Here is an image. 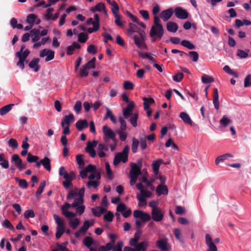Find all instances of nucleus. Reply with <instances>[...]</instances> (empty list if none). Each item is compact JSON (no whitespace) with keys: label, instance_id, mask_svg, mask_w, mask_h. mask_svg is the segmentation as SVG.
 <instances>
[{"label":"nucleus","instance_id":"nucleus-1","mask_svg":"<svg viewBox=\"0 0 251 251\" xmlns=\"http://www.w3.org/2000/svg\"><path fill=\"white\" fill-rule=\"evenodd\" d=\"M160 19L157 16H154L153 19V25L151 26L150 32L151 37L157 36V38L161 39L164 34L163 26L160 24Z\"/></svg>","mask_w":251,"mask_h":251},{"label":"nucleus","instance_id":"nucleus-2","mask_svg":"<svg viewBox=\"0 0 251 251\" xmlns=\"http://www.w3.org/2000/svg\"><path fill=\"white\" fill-rule=\"evenodd\" d=\"M129 152V147L126 146L124 148L122 151L118 152L115 156L113 164L115 166L117 165L121 161L126 163L128 160V153Z\"/></svg>","mask_w":251,"mask_h":251},{"label":"nucleus","instance_id":"nucleus-3","mask_svg":"<svg viewBox=\"0 0 251 251\" xmlns=\"http://www.w3.org/2000/svg\"><path fill=\"white\" fill-rule=\"evenodd\" d=\"M53 218L57 224L56 228L55 237L56 239H59L65 231L64 222L57 215H53Z\"/></svg>","mask_w":251,"mask_h":251},{"label":"nucleus","instance_id":"nucleus-4","mask_svg":"<svg viewBox=\"0 0 251 251\" xmlns=\"http://www.w3.org/2000/svg\"><path fill=\"white\" fill-rule=\"evenodd\" d=\"M138 33L139 34L140 39L137 35H134L133 36V38L134 39L135 44L140 49L146 48L147 47L144 42V39L145 38V31L141 29V30H139L138 31Z\"/></svg>","mask_w":251,"mask_h":251},{"label":"nucleus","instance_id":"nucleus-5","mask_svg":"<svg viewBox=\"0 0 251 251\" xmlns=\"http://www.w3.org/2000/svg\"><path fill=\"white\" fill-rule=\"evenodd\" d=\"M98 144L97 140H94L93 142L88 141L87 143L86 147L85 149V151L89 153V155L94 158L96 155V151L94 148Z\"/></svg>","mask_w":251,"mask_h":251},{"label":"nucleus","instance_id":"nucleus-6","mask_svg":"<svg viewBox=\"0 0 251 251\" xmlns=\"http://www.w3.org/2000/svg\"><path fill=\"white\" fill-rule=\"evenodd\" d=\"M98 144L97 140H94L93 142L88 141L87 143L86 147L85 149V151L89 153V155L94 158L96 155V151L94 148Z\"/></svg>","mask_w":251,"mask_h":251},{"label":"nucleus","instance_id":"nucleus-7","mask_svg":"<svg viewBox=\"0 0 251 251\" xmlns=\"http://www.w3.org/2000/svg\"><path fill=\"white\" fill-rule=\"evenodd\" d=\"M151 218L156 222H160L162 220L164 213L159 207H153L151 209Z\"/></svg>","mask_w":251,"mask_h":251},{"label":"nucleus","instance_id":"nucleus-8","mask_svg":"<svg viewBox=\"0 0 251 251\" xmlns=\"http://www.w3.org/2000/svg\"><path fill=\"white\" fill-rule=\"evenodd\" d=\"M116 210L117 212H121L125 218L128 217L132 213L131 210L130 208H127L126 205L122 202L117 205Z\"/></svg>","mask_w":251,"mask_h":251},{"label":"nucleus","instance_id":"nucleus-9","mask_svg":"<svg viewBox=\"0 0 251 251\" xmlns=\"http://www.w3.org/2000/svg\"><path fill=\"white\" fill-rule=\"evenodd\" d=\"M133 217L136 219H140L142 222L149 221L151 219V217L149 214L139 210H135L133 211Z\"/></svg>","mask_w":251,"mask_h":251},{"label":"nucleus","instance_id":"nucleus-10","mask_svg":"<svg viewBox=\"0 0 251 251\" xmlns=\"http://www.w3.org/2000/svg\"><path fill=\"white\" fill-rule=\"evenodd\" d=\"M54 54L55 52L53 50L48 49H45L40 51L39 55L41 57L46 56L45 61L48 62L54 58Z\"/></svg>","mask_w":251,"mask_h":251},{"label":"nucleus","instance_id":"nucleus-11","mask_svg":"<svg viewBox=\"0 0 251 251\" xmlns=\"http://www.w3.org/2000/svg\"><path fill=\"white\" fill-rule=\"evenodd\" d=\"M205 244L208 247L206 251H218L216 246L214 243L211 236L209 234L205 235Z\"/></svg>","mask_w":251,"mask_h":251},{"label":"nucleus","instance_id":"nucleus-12","mask_svg":"<svg viewBox=\"0 0 251 251\" xmlns=\"http://www.w3.org/2000/svg\"><path fill=\"white\" fill-rule=\"evenodd\" d=\"M102 131L106 138L111 139L114 141L116 140L115 133L107 126L105 125L102 126Z\"/></svg>","mask_w":251,"mask_h":251},{"label":"nucleus","instance_id":"nucleus-13","mask_svg":"<svg viewBox=\"0 0 251 251\" xmlns=\"http://www.w3.org/2000/svg\"><path fill=\"white\" fill-rule=\"evenodd\" d=\"M176 16L180 19H186L188 17L187 11L181 7H177L175 10Z\"/></svg>","mask_w":251,"mask_h":251},{"label":"nucleus","instance_id":"nucleus-14","mask_svg":"<svg viewBox=\"0 0 251 251\" xmlns=\"http://www.w3.org/2000/svg\"><path fill=\"white\" fill-rule=\"evenodd\" d=\"M173 12L174 9L171 7L162 11L160 14V17L164 21L166 22L172 17Z\"/></svg>","mask_w":251,"mask_h":251},{"label":"nucleus","instance_id":"nucleus-15","mask_svg":"<svg viewBox=\"0 0 251 251\" xmlns=\"http://www.w3.org/2000/svg\"><path fill=\"white\" fill-rule=\"evenodd\" d=\"M74 121V116L72 113H70L68 115H65L61 121V126L62 127H64L66 125L67 126H69Z\"/></svg>","mask_w":251,"mask_h":251},{"label":"nucleus","instance_id":"nucleus-16","mask_svg":"<svg viewBox=\"0 0 251 251\" xmlns=\"http://www.w3.org/2000/svg\"><path fill=\"white\" fill-rule=\"evenodd\" d=\"M130 167L131 169L130 171V175L137 176L141 174V168H140V167H138V166L135 163H130Z\"/></svg>","mask_w":251,"mask_h":251},{"label":"nucleus","instance_id":"nucleus-17","mask_svg":"<svg viewBox=\"0 0 251 251\" xmlns=\"http://www.w3.org/2000/svg\"><path fill=\"white\" fill-rule=\"evenodd\" d=\"M40 61V59L38 58H33L28 64V66L31 69H33L34 71L35 72H37L40 70V65H39V62Z\"/></svg>","mask_w":251,"mask_h":251},{"label":"nucleus","instance_id":"nucleus-18","mask_svg":"<svg viewBox=\"0 0 251 251\" xmlns=\"http://www.w3.org/2000/svg\"><path fill=\"white\" fill-rule=\"evenodd\" d=\"M88 126L87 120H79L75 123V127L78 131H82Z\"/></svg>","mask_w":251,"mask_h":251},{"label":"nucleus","instance_id":"nucleus-19","mask_svg":"<svg viewBox=\"0 0 251 251\" xmlns=\"http://www.w3.org/2000/svg\"><path fill=\"white\" fill-rule=\"evenodd\" d=\"M179 117L182 120L183 123L186 125H193V121H192L189 115L185 112H182L180 113Z\"/></svg>","mask_w":251,"mask_h":251},{"label":"nucleus","instance_id":"nucleus-20","mask_svg":"<svg viewBox=\"0 0 251 251\" xmlns=\"http://www.w3.org/2000/svg\"><path fill=\"white\" fill-rule=\"evenodd\" d=\"M156 192L158 196H161V195H166L168 193V189L167 186L159 184L156 188Z\"/></svg>","mask_w":251,"mask_h":251},{"label":"nucleus","instance_id":"nucleus-21","mask_svg":"<svg viewBox=\"0 0 251 251\" xmlns=\"http://www.w3.org/2000/svg\"><path fill=\"white\" fill-rule=\"evenodd\" d=\"M80 48V45L78 43L74 42L72 45L67 47L66 53L67 55H71L74 53V51L75 49H79Z\"/></svg>","mask_w":251,"mask_h":251},{"label":"nucleus","instance_id":"nucleus-22","mask_svg":"<svg viewBox=\"0 0 251 251\" xmlns=\"http://www.w3.org/2000/svg\"><path fill=\"white\" fill-rule=\"evenodd\" d=\"M213 104L215 107V108L216 110H218L220 107L219 101V94L217 88H215L213 90Z\"/></svg>","mask_w":251,"mask_h":251},{"label":"nucleus","instance_id":"nucleus-23","mask_svg":"<svg viewBox=\"0 0 251 251\" xmlns=\"http://www.w3.org/2000/svg\"><path fill=\"white\" fill-rule=\"evenodd\" d=\"M149 245L148 242L144 241L137 244L135 247V251H147V248Z\"/></svg>","mask_w":251,"mask_h":251},{"label":"nucleus","instance_id":"nucleus-24","mask_svg":"<svg viewBox=\"0 0 251 251\" xmlns=\"http://www.w3.org/2000/svg\"><path fill=\"white\" fill-rule=\"evenodd\" d=\"M94 223L95 222L93 220L91 221H85L83 223V226L79 229L80 231H82V234H84L88 228L93 226Z\"/></svg>","mask_w":251,"mask_h":251},{"label":"nucleus","instance_id":"nucleus-25","mask_svg":"<svg viewBox=\"0 0 251 251\" xmlns=\"http://www.w3.org/2000/svg\"><path fill=\"white\" fill-rule=\"evenodd\" d=\"M90 10L93 13L96 11L103 10L104 13L107 14V10L105 9V5L103 3L101 2L98 3L95 7H92Z\"/></svg>","mask_w":251,"mask_h":251},{"label":"nucleus","instance_id":"nucleus-26","mask_svg":"<svg viewBox=\"0 0 251 251\" xmlns=\"http://www.w3.org/2000/svg\"><path fill=\"white\" fill-rule=\"evenodd\" d=\"M89 70V69L86 66L82 65L77 76L80 78L86 77L88 75Z\"/></svg>","mask_w":251,"mask_h":251},{"label":"nucleus","instance_id":"nucleus-27","mask_svg":"<svg viewBox=\"0 0 251 251\" xmlns=\"http://www.w3.org/2000/svg\"><path fill=\"white\" fill-rule=\"evenodd\" d=\"M167 29L170 32L175 33L178 29V25L176 23L169 22L167 24Z\"/></svg>","mask_w":251,"mask_h":251},{"label":"nucleus","instance_id":"nucleus-28","mask_svg":"<svg viewBox=\"0 0 251 251\" xmlns=\"http://www.w3.org/2000/svg\"><path fill=\"white\" fill-rule=\"evenodd\" d=\"M41 163L45 169L48 171H50L51 170L50 160L48 157H45L42 160H41Z\"/></svg>","mask_w":251,"mask_h":251},{"label":"nucleus","instance_id":"nucleus-29","mask_svg":"<svg viewBox=\"0 0 251 251\" xmlns=\"http://www.w3.org/2000/svg\"><path fill=\"white\" fill-rule=\"evenodd\" d=\"M156 246L158 248L161 250L162 251H167V243L163 239L158 240L156 242Z\"/></svg>","mask_w":251,"mask_h":251},{"label":"nucleus","instance_id":"nucleus-30","mask_svg":"<svg viewBox=\"0 0 251 251\" xmlns=\"http://www.w3.org/2000/svg\"><path fill=\"white\" fill-rule=\"evenodd\" d=\"M30 53V50L28 49H26L23 52H17L16 53V55L18 57L19 59L25 61V59L28 56Z\"/></svg>","mask_w":251,"mask_h":251},{"label":"nucleus","instance_id":"nucleus-31","mask_svg":"<svg viewBox=\"0 0 251 251\" xmlns=\"http://www.w3.org/2000/svg\"><path fill=\"white\" fill-rule=\"evenodd\" d=\"M14 105V104H9L1 107L0 109V115L1 116H3L8 113Z\"/></svg>","mask_w":251,"mask_h":251},{"label":"nucleus","instance_id":"nucleus-32","mask_svg":"<svg viewBox=\"0 0 251 251\" xmlns=\"http://www.w3.org/2000/svg\"><path fill=\"white\" fill-rule=\"evenodd\" d=\"M46 181L45 180L41 182L40 184V185L38 187V190H37L36 194H35V197L37 199H39L40 196L41 194L43 193L44 191V189L45 188L46 186Z\"/></svg>","mask_w":251,"mask_h":251},{"label":"nucleus","instance_id":"nucleus-33","mask_svg":"<svg viewBox=\"0 0 251 251\" xmlns=\"http://www.w3.org/2000/svg\"><path fill=\"white\" fill-rule=\"evenodd\" d=\"M11 161L14 163V165L18 168L21 165L22 160L17 154H14L12 156Z\"/></svg>","mask_w":251,"mask_h":251},{"label":"nucleus","instance_id":"nucleus-34","mask_svg":"<svg viewBox=\"0 0 251 251\" xmlns=\"http://www.w3.org/2000/svg\"><path fill=\"white\" fill-rule=\"evenodd\" d=\"M31 35H34V37L32 39L33 42L38 41L40 38V30L36 28H34L30 31Z\"/></svg>","mask_w":251,"mask_h":251},{"label":"nucleus","instance_id":"nucleus-35","mask_svg":"<svg viewBox=\"0 0 251 251\" xmlns=\"http://www.w3.org/2000/svg\"><path fill=\"white\" fill-rule=\"evenodd\" d=\"M141 28L137 26L136 25L130 23L129 24V27L127 29V31L130 34H132L133 32L138 33Z\"/></svg>","mask_w":251,"mask_h":251},{"label":"nucleus","instance_id":"nucleus-36","mask_svg":"<svg viewBox=\"0 0 251 251\" xmlns=\"http://www.w3.org/2000/svg\"><path fill=\"white\" fill-rule=\"evenodd\" d=\"M223 70L226 73L233 76L234 77L237 78L238 77V73L231 70L228 65L225 66L223 68Z\"/></svg>","mask_w":251,"mask_h":251},{"label":"nucleus","instance_id":"nucleus-37","mask_svg":"<svg viewBox=\"0 0 251 251\" xmlns=\"http://www.w3.org/2000/svg\"><path fill=\"white\" fill-rule=\"evenodd\" d=\"M129 119V122L133 127H136L137 126V121L138 118V114L135 113L132 114Z\"/></svg>","mask_w":251,"mask_h":251},{"label":"nucleus","instance_id":"nucleus-38","mask_svg":"<svg viewBox=\"0 0 251 251\" xmlns=\"http://www.w3.org/2000/svg\"><path fill=\"white\" fill-rule=\"evenodd\" d=\"M37 18V16L34 14H30L27 16L26 22L32 25H34L35 20Z\"/></svg>","mask_w":251,"mask_h":251},{"label":"nucleus","instance_id":"nucleus-39","mask_svg":"<svg viewBox=\"0 0 251 251\" xmlns=\"http://www.w3.org/2000/svg\"><path fill=\"white\" fill-rule=\"evenodd\" d=\"M181 45L189 50H193L195 49V45L192 44L188 40H182L181 42Z\"/></svg>","mask_w":251,"mask_h":251},{"label":"nucleus","instance_id":"nucleus-40","mask_svg":"<svg viewBox=\"0 0 251 251\" xmlns=\"http://www.w3.org/2000/svg\"><path fill=\"white\" fill-rule=\"evenodd\" d=\"M161 161L158 160L154 161L152 163V166L153 170V173L155 175H157L159 173V169Z\"/></svg>","mask_w":251,"mask_h":251},{"label":"nucleus","instance_id":"nucleus-41","mask_svg":"<svg viewBox=\"0 0 251 251\" xmlns=\"http://www.w3.org/2000/svg\"><path fill=\"white\" fill-rule=\"evenodd\" d=\"M231 123H232V121L227 118L226 116H224L220 121V124L225 127H226Z\"/></svg>","mask_w":251,"mask_h":251},{"label":"nucleus","instance_id":"nucleus-42","mask_svg":"<svg viewBox=\"0 0 251 251\" xmlns=\"http://www.w3.org/2000/svg\"><path fill=\"white\" fill-rule=\"evenodd\" d=\"M249 50H248L247 51L243 50L238 49L236 52V55L240 58H245L248 56V52Z\"/></svg>","mask_w":251,"mask_h":251},{"label":"nucleus","instance_id":"nucleus-43","mask_svg":"<svg viewBox=\"0 0 251 251\" xmlns=\"http://www.w3.org/2000/svg\"><path fill=\"white\" fill-rule=\"evenodd\" d=\"M214 80V79L213 77L206 75H203L201 77V81L204 84L212 82Z\"/></svg>","mask_w":251,"mask_h":251},{"label":"nucleus","instance_id":"nucleus-44","mask_svg":"<svg viewBox=\"0 0 251 251\" xmlns=\"http://www.w3.org/2000/svg\"><path fill=\"white\" fill-rule=\"evenodd\" d=\"M112 8H111V11L114 14V16L119 14V7L118 4L115 0H112Z\"/></svg>","mask_w":251,"mask_h":251},{"label":"nucleus","instance_id":"nucleus-45","mask_svg":"<svg viewBox=\"0 0 251 251\" xmlns=\"http://www.w3.org/2000/svg\"><path fill=\"white\" fill-rule=\"evenodd\" d=\"M79 224L80 221L77 218L74 220H71L69 221V225L73 229H75Z\"/></svg>","mask_w":251,"mask_h":251},{"label":"nucleus","instance_id":"nucleus-46","mask_svg":"<svg viewBox=\"0 0 251 251\" xmlns=\"http://www.w3.org/2000/svg\"><path fill=\"white\" fill-rule=\"evenodd\" d=\"M139 141L135 138L132 139V143L131 145V151L133 153H136L137 151L138 146L139 145Z\"/></svg>","mask_w":251,"mask_h":251},{"label":"nucleus","instance_id":"nucleus-47","mask_svg":"<svg viewBox=\"0 0 251 251\" xmlns=\"http://www.w3.org/2000/svg\"><path fill=\"white\" fill-rule=\"evenodd\" d=\"M188 55L194 62H197L199 59V53L196 51H190L188 53Z\"/></svg>","mask_w":251,"mask_h":251},{"label":"nucleus","instance_id":"nucleus-48","mask_svg":"<svg viewBox=\"0 0 251 251\" xmlns=\"http://www.w3.org/2000/svg\"><path fill=\"white\" fill-rule=\"evenodd\" d=\"M76 160L79 165V167L82 169L84 167V161L82 158V155L78 154L76 156Z\"/></svg>","mask_w":251,"mask_h":251},{"label":"nucleus","instance_id":"nucleus-49","mask_svg":"<svg viewBox=\"0 0 251 251\" xmlns=\"http://www.w3.org/2000/svg\"><path fill=\"white\" fill-rule=\"evenodd\" d=\"M83 243L85 246L90 248L93 244V240L91 237L86 236L84 238Z\"/></svg>","mask_w":251,"mask_h":251},{"label":"nucleus","instance_id":"nucleus-50","mask_svg":"<svg viewBox=\"0 0 251 251\" xmlns=\"http://www.w3.org/2000/svg\"><path fill=\"white\" fill-rule=\"evenodd\" d=\"M130 19L133 22L137 23L138 25L141 26L143 28H146V25L143 22H140L139 19H138V18L137 17L134 16L133 15V16H130Z\"/></svg>","mask_w":251,"mask_h":251},{"label":"nucleus","instance_id":"nucleus-51","mask_svg":"<svg viewBox=\"0 0 251 251\" xmlns=\"http://www.w3.org/2000/svg\"><path fill=\"white\" fill-rule=\"evenodd\" d=\"M114 217V214L110 211H108L106 214L103 216V219L104 221L108 222H111L112 221Z\"/></svg>","mask_w":251,"mask_h":251},{"label":"nucleus","instance_id":"nucleus-52","mask_svg":"<svg viewBox=\"0 0 251 251\" xmlns=\"http://www.w3.org/2000/svg\"><path fill=\"white\" fill-rule=\"evenodd\" d=\"M54 11V9L52 7H49L46 11V14H45V16L46 19L48 21L51 20L52 16L53 15L52 12Z\"/></svg>","mask_w":251,"mask_h":251},{"label":"nucleus","instance_id":"nucleus-53","mask_svg":"<svg viewBox=\"0 0 251 251\" xmlns=\"http://www.w3.org/2000/svg\"><path fill=\"white\" fill-rule=\"evenodd\" d=\"M88 38L87 34L81 32L78 35V41L80 43H85L87 40Z\"/></svg>","mask_w":251,"mask_h":251},{"label":"nucleus","instance_id":"nucleus-54","mask_svg":"<svg viewBox=\"0 0 251 251\" xmlns=\"http://www.w3.org/2000/svg\"><path fill=\"white\" fill-rule=\"evenodd\" d=\"M96 59L95 57H93L91 60L89 61L84 65L86 66L89 70L90 69H95L96 68L95 62Z\"/></svg>","mask_w":251,"mask_h":251},{"label":"nucleus","instance_id":"nucleus-55","mask_svg":"<svg viewBox=\"0 0 251 251\" xmlns=\"http://www.w3.org/2000/svg\"><path fill=\"white\" fill-rule=\"evenodd\" d=\"M81 109H82L81 102L79 100L76 101L74 105V110L77 114H78L81 110Z\"/></svg>","mask_w":251,"mask_h":251},{"label":"nucleus","instance_id":"nucleus-56","mask_svg":"<svg viewBox=\"0 0 251 251\" xmlns=\"http://www.w3.org/2000/svg\"><path fill=\"white\" fill-rule=\"evenodd\" d=\"M39 159V157L37 156H35L32 155L30 153H28L27 157V161L29 163H33L38 161Z\"/></svg>","mask_w":251,"mask_h":251},{"label":"nucleus","instance_id":"nucleus-57","mask_svg":"<svg viewBox=\"0 0 251 251\" xmlns=\"http://www.w3.org/2000/svg\"><path fill=\"white\" fill-rule=\"evenodd\" d=\"M8 144L9 147L14 149H17L18 147V143L17 140L13 138H11L9 140Z\"/></svg>","mask_w":251,"mask_h":251},{"label":"nucleus","instance_id":"nucleus-58","mask_svg":"<svg viewBox=\"0 0 251 251\" xmlns=\"http://www.w3.org/2000/svg\"><path fill=\"white\" fill-rule=\"evenodd\" d=\"M83 202V199L81 198L75 199L74 202L72 204L73 207H76V206L81 205Z\"/></svg>","mask_w":251,"mask_h":251},{"label":"nucleus","instance_id":"nucleus-59","mask_svg":"<svg viewBox=\"0 0 251 251\" xmlns=\"http://www.w3.org/2000/svg\"><path fill=\"white\" fill-rule=\"evenodd\" d=\"M24 217L25 219L33 218L35 217L34 212L32 210H27L24 213Z\"/></svg>","mask_w":251,"mask_h":251},{"label":"nucleus","instance_id":"nucleus-60","mask_svg":"<svg viewBox=\"0 0 251 251\" xmlns=\"http://www.w3.org/2000/svg\"><path fill=\"white\" fill-rule=\"evenodd\" d=\"M185 208L181 206H176V207L175 212L177 215H183L185 213Z\"/></svg>","mask_w":251,"mask_h":251},{"label":"nucleus","instance_id":"nucleus-61","mask_svg":"<svg viewBox=\"0 0 251 251\" xmlns=\"http://www.w3.org/2000/svg\"><path fill=\"white\" fill-rule=\"evenodd\" d=\"M183 76L182 73H178L173 76V79L176 82H180L182 79Z\"/></svg>","mask_w":251,"mask_h":251},{"label":"nucleus","instance_id":"nucleus-62","mask_svg":"<svg viewBox=\"0 0 251 251\" xmlns=\"http://www.w3.org/2000/svg\"><path fill=\"white\" fill-rule=\"evenodd\" d=\"M123 87L126 90H132L134 85L132 82L128 81H125L124 83Z\"/></svg>","mask_w":251,"mask_h":251},{"label":"nucleus","instance_id":"nucleus-63","mask_svg":"<svg viewBox=\"0 0 251 251\" xmlns=\"http://www.w3.org/2000/svg\"><path fill=\"white\" fill-rule=\"evenodd\" d=\"M251 86V75H248L244 79V87H249Z\"/></svg>","mask_w":251,"mask_h":251},{"label":"nucleus","instance_id":"nucleus-64","mask_svg":"<svg viewBox=\"0 0 251 251\" xmlns=\"http://www.w3.org/2000/svg\"><path fill=\"white\" fill-rule=\"evenodd\" d=\"M123 243L122 241H118L116 245L113 247V251H122Z\"/></svg>","mask_w":251,"mask_h":251}]
</instances>
